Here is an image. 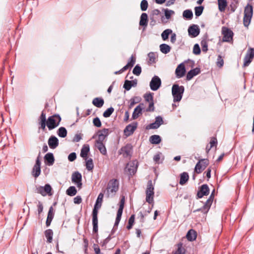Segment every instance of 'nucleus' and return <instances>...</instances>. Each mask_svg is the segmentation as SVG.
I'll return each instance as SVG.
<instances>
[{
    "label": "nucleus",
    "instance_id": "cd10ccee",
    "mask_svg": "<svg viewBox=\"0 0 254 254\" xmlns=\"http://www.w3.org/2000/svg\"><path fill=\"white\" fill-rule=\"evenodd\" d=\"M148 24V15L146 13H142L140 16L139 25L142 26H147Z\"/></svg>",
    "mask_w": 254,
    "mask_h": 254
},
{
    "label": "nucleus",
    "instance_id": "a19ab883",
    "mask_svg": "<svg viewBox=\"0 0 254 254\" xmlns=\"http://www.w3.org/2000/svg\"><path fill=\"white\" fill-rule=\"evenodd\" d=\"M173 32L172 30L170 29H167L165 30L161 34V37L163 40H166L168 39L170 34Z\"/></svg>",
    "mask_w": 254,
    "mask_h": 254
},
{
    "label": "nucleus",
    "instance_id": "09e8293b",
    "mask_svg": "<svg viewBox=\"0 0 254 254\" xmlns=\"http://www.w3.org/2000/svg\"><path fill=\"white\" fill-rule=\"evenodd\" d=\"M204 7L202 6H196L194 8L195 14L196 16H199L201 15Z\"/></svg>",
    "mask_w": 254,
    "mask_h": 254
},
{
    "label": "nucleus",
    "instance_id": "ea45409f",
    "mask_svg": "<svg viewBox=\"0 0 254 254\" xmlns=\"http://www.w3.org/2000/svg\"><path fill=\"white\" fill-rule=\"evenodd\" d=\"M66 193L69 196H74L76 194L77 190L75 187L70 186L66 190Z\"/></svg>",
    "mask_w": 254,
    "mask_h": 254
},
{
    "label": "nucleus",
    "instance_id": "de8ad7c7",
    "mask_svg": "<svg viewBox=\"0 0 254 254\" xmlns=\"http://www.w3.org/2000/svg\"><path fill=\"white\" fill-rule=\"evenodd\" d=\"M148 57L149 58L148 62L149 64H151L155 63L156 55L154 52H150L148 53Z\"/></svg>",
    "mask_w": 254,
    "mask_h": 254
},
{
    "label": "nucleus",
    "instance_id": "8fccbe9b",
    "mask_svg": "<svg viewBox=\"0 0 254 254\" xmlns=\"http://www.w3.org/2000/svg\"><path fill=\"white\" fill-rule=\"evenodd\" d=\"M141 72V67L138 64L136 65L133 69L132 73L134 75L138 76L140 74Z\"/></svg>",
    "mask_w": 254,
    "mask_h": 254
},
{
    "label": "nucleus",
    "instance_id": "2f4dec72",
    "mask_svg": "<svg viewBox=\"0 0 254 254\" xmlns=\"http://www.w3.org/2000/svg\"><path fill=\"white\" fill-rule=\"evenodd\" d=\"M189 176L187 172H183L180 175V184L181 185H185L189 180Z\"/></svg>",
    "mask_w": 254,
    "mask_h": 254
},
{
    "label": "nucleus",
    "instance_id": "603ef678",
    "mask_svg": "<svg viewBox=\"0 0 254 254\" xmlns=\"http://www.w3.org/2000/svg\"><path fill=\"white\" fill-rule=\"evenodd\" d=\"M209 208H210V207L207 208V207H206V206H205V203L203 205V206L201 208L194 210H193V212L194 213H195L198 211H201V212H203L204 213H206L208 211Z\"/></svg>",
    "mask_w": 254,
    "mask_h": 254
},
{
    "label": "nucleus",
    "instance_id": "f257e3e1",
    "mask_svg": "<svg viewBox=\"0 0 254 254\" xmlns=\"http://www.w3.org/2000/svg\"><path fill=\"white\" fill-rule=\"evenodd\" d=\"M103 197L104 193L100 192L98 196L92 211L93 232L94 233H97L98 232V210L101 207Z\"/></svg>",
    "mask_w": 254,
    "mask_h": 254
},
{
    "label": "nucleus",
    "instance_id": "bf43d9fd",
    "mask_svg": "<svg viewBox=\"0 0 254 254\" xmlns=\"http://www.w3.org/2000/svg\"><path fill=\"white\" fill-rule=\"evenodd\" d=\"M138 101H139V100H138V98L137 97L132 98L130 100V104L129 105V108H131L134 105V104L138 103Z\"/></svg>",
    "mask_w": 254,
    "mask_h": 254
},
{
    "label": "nucleus",
    "instance_id": "4468645a",
    "mask_svg": "<svg viewBox=\"0 0 254 254\" xmlns=\"http://www.w3.org/2000/svg\"><path fill=\"white\" fill-rule=\"evenodd\" d=\"M161 84V80L160 78L155 75L153 76L150 82V87L152 90L156 91L159 89Z\"/></svg>",
    "mask_w": 254,
    "mask_h": 254
},
{
    "label": "nucleus",
    "instance_id": "13d9d810",
    "mask_svg": "<svg viewBox=\"0 0 254 254\" xmlns=\"http://www.w3.org/2000/svg\"><path fill=\"white\" fill-rule=\"evenodd\" d=\"M164 11L165 17L168 19L170 18L172 14L174 13V11L173 10H169L168 9H164Z\"/></svg>",
    "mask_w": 254,
    "mask_h": 254
},
{
    "label": "nucleus",
    "instance_id": "6e6d98bb",
    "mask_svg": "<svg viewBox=\"0 0 254 254\" xmlns=\"http://www.w3.org/2000/svg\"><path fill=\"white\" fill-rule=\"evenodd\" d=\"M201 52L200 48L198 44H195L193 48V53L195 55H199Z\"/></svg>",
    "mask_w": 254,
    "mask_h": 254
},
{
    "label": "nucleus",
    "instance_id": "052dcab7",
    "mask_svg": "<svg viewBox=\"0 0 254 254\" xmlns=\"http://www.w3.org/2000/svg\"><path fill=\"white\" fill-rule=\"evenodd\" d=\"M135 63V58L132 55L130 58L127 64L130 66V67H132Z\"/></svg>",
    "mask_w": 254,
    "mask_h": 254
},
{
    "label": "nucleus",
    "instance_id": "6ab92c4d",
    "mask_svg": "<svg viewBox=\"0 0 254 254\" xmlns=\"http://www.w3.org/2000/svg\"><path fill=\"white\" fill-rule=\"evenodd\" d=\"M39 129H42L43 130L46 129V126H47V119L46 113L42 111L41 114L39 118Z\"/></svg>",
    "mask_w": 254,
    "mask_h": 254
},
{
    "label": "nucleus",
    "instance_id": "49530a36",
    "mask_svg": "<svg viewBox=\"0 0 254 254\" xmlns=\"http://www.w3.org/2000/svg\"><path fill=\"white\" fill-rule=\"evenodd\" d=\"M134 85L132 84V81L130 80H126L125 81V83L124 84V88L127 91H128L130 89L131 87Z\"/></svg>",
    "mask_w": 254,
    "mask_h": 254
},
{
    "label": "nucleus",
    "instance_id": "473e14b6",
    "mask_svg": "<svg viewBox=\"0 0 254 254\" xmlns=\"http://www.w3.org/2000/svg\"><path fill=\"white\" fill-rule=\"evenodd\" d=\"M149 141L153 144H157L161 142V138L158 135H153L149 137Z\"/></svg>",
    "mask_w": 254,
    "mask_h": 254
},
{
    "label": "nucleus",
    "instance_id": "6e6552de",
    "mask_svg": "<svg viewBox=\"0 0 254 254\" xmlns=\"http://www.w3.org/2000/svg\"><path fill=\"white\" fill-rule=\"evenodd\" d=\"M209 161L207 159H202L198 161L196 163L194 172L197 174L201 173L208 165Z\"/></svg>",
    "mask_w": 254,
    "mask_h": 254
},
{
    "label": "nucleus",
    "instance_id": "c756f323",
    "mask_svg": "<svg viewBox=\"0 0 254 254\" xmlns=\"http://www.w3.org/2000/svg\"><path fill=\"white\" fill-rule=\"evenodd\" d=\"M104 103V100L101 98H95L92 101V104L98 108L102 107Z\"/></svg>",
    "mask_w": 254,
    "mask_h": 254
},
{
    "label": "nucleus",
    "instance_id": "2eb2a0df",
    "mask_svg": "<svg viewBox=\"0 0 254 254\" xmlns=\"http://www.w3.org/2000/svg\"><path fill=\"white\" fill-rule=\"evenodd\" d=\"M137 127V123L133 122L128 125L124 129V133L127 136H129L132 134Z\"/></svg>",
    "mask_w": 254,
    "mask_h": 254
},
{
    "label": "nucleus",
    "instance_id": "0eeeda50",
    "mask_svg": "<svg viewBox=\"0 0 254 254\" xmlns=\"http://www.w3.org/2000/svg\"><path fill=\"white\" fill-rule=\"evenodd\" d=\"M221 32L223 36L222 38L223 42H230L233 41L234 33L230 29L223 26L222 28Z\"/></svg>",
    "mask_w": 254,
    "mask_h": 254
},
{
    "label": "nucleus",
    "instance_id": "5701e85b",
    "mask_svg": "<svg viewBox=\"0 0 254 254\" xmlns=\"http://www.w3.org/2000/svg\"><path fill=\"white\" fill-rule=\"evenodd\" d=\"M54 208L53 206H51L48 213V216L46 222L47 227H49L51 225V223L54 218Z\"/></svg>",
    "mask_w": 254,
    "mask_h": 254
},
{
    "label": "nucleus",
    "instance_id": "a878e982",
    "mask_svg": "<svg viewBox=\"0 0 254 254\" xmlns=\"http://www.w3.org/2000/svg\"><path fill=\"white\" fill-rule=\"evenodd\" d=\"M90 148L88 144H84L80 152V156L81 157L85 159H87L88 153L89 152Z\"/></svg>",
    "mask_w": 254,
    "mask_h": 254
},
{
    "label": "nucleus",
    "instance_id": "f3484780",
    "mask_svg": "<svg viewBox=\"0 0 254 254\" xmlns=\"http://www.w3.org/2000/svg\"><path fill=\"white\" fill-rule=\"evenodd\" d=\"M209 193V189L207 184L202 185L199 188L197 193V198H202L204 195H207Z\"/></svg>",
    "mask_w": 254,
    "mask_h": 254
},
{
    "label": "nucleus",
    "instance_id": "4c0bfd02",
    "mask_svg": "<svg viewBox=\"0 0 254 254\" xmlns=\"http://www.w3.org/2000/svg\"><path fill=\"white\" fill-rule=\"evenodd\" d=\"M57 134L59 137L64 138L67 135V130L64 127H60L57 130Z\"/></svg>",
    "mask_w": 254,
    "mask_h": 254
},
{
    "label": "nucleus",
    "instance_id": "79ce46f5",
    "mask_svg": "<svg viewBox=\"0 0 254 254\" xmlns=\"http://www.w3.org/2000/svg\"><path fill=\"white\" fill-rule=\"evenodd\" d=\"M183 16L186 19H191L192 18L193 13L191 10L187 9L184 11Z\"/></svg>",
    "mask_w": 254,
    "mask_h": 254
},
{
    "label": "nucleus",
    "instance_id": "ddd939ff",
    "mask_svg": "<svg viewBox=\"0 0 254 254\" xmlns=\"http://www.w3.org/2000/svg\"><path fill=\"white\" fill-rule=\"evenodd\" d=\"M40 153L37 157L35 164L34 165L32 171V174L35 178H37L41 173V161L40 160Z\"/></svg>",
    "mask_w": 254,
    "mask_h": 254
},
{
    "label": "nucleus",
    "instance_id": "680f3d73",
    "mask_svg": "<svg viewBox=\"0 0 254 254\" xmlns=\"http://www.w3.org/2000/svg\"><path fill=\"white\" fill-rule=\"evenodd\" d=\"M160 126L155 122L149 124L147 127V129H156L158 128Z\"/></svg>",
    "mask_w": 254,
    "mask_h": 254
},
{
    "label": "nucleus",
    "instance_id": "3c124183",
    "mask_svg": "<svg viewBox=\"0 0 254 254\" xmlns=\"http://www.w3.org/2000/svg\"><path fill=\"white\" fill-rule=\"evenodd\" d=\"M148 6V1L146 0H142L140 3V8L142 11L147 10Z\"/></svg>",
    "mask_w": 254,
    "mask_h": 254
},
{
    "label": "nucleus",
    "instance_id": "c85d7f7f",
    "mask_svg": "<svg viewBox=\"0 0 254 254\" xmlns=\"http://www.w3.org/2000/svg\"><path fill=\"white\" fill-rule=\"evenodd\" d=\"M95 146L103 155H107V150L103 142H96Z\"/></svg>",
    "mask_w": 254,
    "mask_h": 254
},
{
    "label": "nucleus",
    "instance_id": "5fc2aeb1",
    "mask_svg": "<svg viewBox=\"0 0 254 254\" xmlns=\"http://www.w3.org/2000/svg\"><path fill=\"white\" fill-rule=\"evenodd\" d=\"M93 124L94 126L100 127L102 126V124L100 119L98 117H96L93 120Z\"/></svg>",
    "mask_w": 254,
    "mask_h": 254
},
{
    "label": "nucleus",
    "instance_id": "393cba45",
    "mask_svg": "<svg viewBox=\"0 0 254 254\" xmlns=\"http://www.w3.org/2000/svg\"><path fill=\"white\" fill-rule=\"evenodd\" d=\"M46 164L48 166L53 165L54 163L55 158L52 153H48L44 156Z\"/></svg>",
    "mask_w": 254,
    "mask_h": 254
},
{
    "label": "nucleus",
    "instance_id": "aec40b11",
    "mask_svg": "<svg viewBox=\"0 0 254 254\" xmlns=\"http://www.w3.org/2000/svg\"><path fill=\"white\" fill-rule=\"evenodd\" d=\"M188 32L189 35L191 37H196L200 33V29L198 25L193 24L189 27L188 29Z\"/></svg>",
    "mask_w": 254,
    "mask_h": 254
},
{
    "label": "nucleus",
    "instance_id": "9d476101",
    "mask_svg": "<svg viewBox=\"0 0 254 254\" xmlns=\"http://www.w3.org/2000/svg\"><path fill=\"white\" fill-rule=\"evenodd\" d=\"M37 192L45 196L47 194L52 195V187L49 184H46L44 187L40 186L36 188Z\"/></svg>",
    "mask_w": 254,
    "mask_h": 254
},
{
    "label": "nucleus",
    "instance_id": "9b49d317",
    "mask_svg": "<svg viewBox=\"0 0 254 254\" xmlns=\"http://www.w3.org/2000/svg\"><path fill=\"white\" fill-rule=\"evenodd\" d=\"M81 174L78 171L74 172L71 176V181L76 185L77 188L80 189L82 188V184Z\"/></svg>",
    "mask_w": 254,
    "mask_h": 254
},
{
    "label": "nucleus",
    "instance_id": "0e129e2a",
    "mask_svg": "<svg viewBox=\"0 0 254 254\" xmlns=\"http://www.w3.org/2000/svg\"><path fill=\"white\" fill-rule=\"evenodd\" d=\"M217 144V140L215 137H212L210 141V147L212 148L214 146H216Z\"/></svg>",
    "mask_w": 254,
    "mask_h": 254
},
{
    "label": "nucleus",
    "instance_id": "a211bd4d",
    "mask_svg": "<svg viewBox=\"0 0 254 254\" xmlns=\"http://www.w3.org/2000/svg\"><path fill=\"white\" fill-rule=\"evenodd\" d=\"M98 139L96 140V142H103L105 138L109 134V129L108 128H104L102 130H99L98 132Z\"/></svg>",
    "mask_w": 254,
    "mask_h": 254
},
{
    "label": "nucleus",
    "instance_id": "58836bf2",
    "mask_svg": "<svg viewBox=\"0 0 254 254\" xmlns=\"http://www.w3.org/2000/svg\"><path fill=\"white\" fill-rule=\"evenodd\" d=\"M214 192H215V190H213L212 192H211L210 196L209 197L208 199L206 200L205 202V206L206 207H210L212 203L213 202L214 197Z\"/></svg>",
    "mask_w": 254,
    "mask_h": 254
},
{
    "label": "nucleus",
    "instance_id": "69168bd1",
    "mask_svg": "<svg viewBox=\"0 0 254 254\" xmlns=\"http://www.w3.org/2000/svg\"><path fill=\"white\" fill-rule=\"evenodd\" d=\"M155 122L157 123L159 125V126H160L162 124H163V120L162 118L160 116L156 117L155 118Z\"/></svg>",
    "mask_w": 254,
    "mask_h": 254
},
{
    "label": "nucleus",
    "instance_id": "864d4df0",
    "mask_svg": "<svg viewBox=\"0 0 254 254\" xmlns=\"http://www.w3.org/2000/svg\"><path fill=\"white\" fill-rule=\"evenodd\" d=\"M216 64L219 67H222L224 64V61L221 55H218L217 59Z\"/></svg>",
    "mask_w": 254,
    "mask_h": 254
},
{
    "label": "nucleus",
    "instance_id": "7ed1b4c3",
    "mask_svg": "<svg viewBox=\"0 0 254 254\" xmlns=\"http://www.w3.org/2000/svg\"><path fill=\"white\" fill-rule=\"evenodd\" d=\"M185 88L183 86H179L178 84H174L172 88L173 101L174 102H179L182 98Z\"/></svg>",
    "mask_w": 254,
    "mask_h": 254
},
{
    "label": "nucleus",
    "instance_id": "412c9836",
    "mask_svg": "<svg viewBox=\"0 0 254 254\" xmlns=\"http://www.w3.org/2000/svg\"><path fill=\"white\" fill-rule=\"evenodd\" d=\"M48 143L50 148L54 149L58 146L59 141L58 138L55 136L52 135L49 138Z\"/></svg>",
    "mask_w": 254,
    "mask_h": 254
},
{
    "label": "nucleus",
    "instance_id": "e433bc0d",
    "mask_svg": "<svg viewBox=\"0 0 254 254\" xmlns=\"http://www.w3.org/2000/svg\"><path fill=\"white\" fill-rule=\"evenodd\" d=\"M45 236L48 243H51L53 240V232L51 229H47L45 231Z\"/></svg>",
    "mask_w": 254,
    "mask_h": 254
},
{
    "label": "nucleus",
    "instance_id": "c9c22d12",
    "mask_svg": "<svg viewBox=\"0 0 254 254\" xmlns=\"http://www.w3.org/2000/svg\"><path fill=\"white\" fill-rule=\"evenodd\" d=\"M160 50L162 53L166 54L170 52L171 47L166 44H162L160 45Z\"/></svg>",
    "mask_w": 254,
    "mask_h": 254
},
{
    "label": "nucleus",
    "instance_id": "4be33fe9",
    "mask_svg": "<svg viewBox=\"0 0 254 254\" xmlns=\"http://www.w3.org/2000/svg\"><path fill=\"white\" fill-rule=\"evenodd\" d=\"M186 72V68L184 64H180L176 69L175 73L177 78H181L184 76Z\"/></svg>",
    "mask_w": 254,
    "mask_h": 254
},
{
    "label": "nucleus",
    "instance_id": "a18cd8bd",
    "mask_svg": "<svg viewBox=\"0 0 254 254\" xmlns=\"http://www.w3.org/2000/svg\"><path fill=\"white\" fill-rule=\"evenodd\" d=\"M200 44L202 51L206 53L208 51V45L206 38L202 39L201 41Z\"/></svg>",
    "mask_w": 254,
    "mask_h": 254
},
{
    "label": "nucleus",
    "instance_id": "338daca9",
    "mask_svg": "<svg viewBox=\"0 0 254 254\" xmlns=\"http://www.w3.org/2000/svg\"><path fill=\"white\" fill-rule=\"evenodd\" d=\"M237 2L238 1H236L235 3L232 2L231 4L230 5V10L232 12H234L236 10L237 7Z\"/></svg>",
    "mask_w": 254,
    "mask_h": 254
},
{
    "label": "nucleus",
    "instance_id": "e2e57ef3",
    "mask_svg": "<svg viewBox=\"0 0 254 254\" xmlns=\"http://www.w3.org/2000/svg\"><path fill=\"white\" fill-rule=\"evenodd\" d=\"M76 158V154L75 152H72L69 154L68 159L69 161L72 162Z\"/></svg>",
    "mask_w": 254,
    "mask_h": 254
},
{
    "label": "nucleus",
    "instance_id": "37998d69",
    "mask_svg": "<svg viewBox=\"0 0 254 254\" xmlns=\"http://www.w3.org/2000/svg\"><path fill=\"white\" fill-rule=\"evenodd\" d=\"M86 167L88 171L92 170L94 167V164L92 158H89L86 161Z\"/></svg>",
    "mask_w": 254,
    "mask_h": 254
},
{
    "label": "nucleus",
    "instance_id": "72a5a7b5",
    "mask_svg": "<svg viewBox=\"0 0 254 254\" xmlns=\"http://www.w3.org/2000/svg\"><path fill=\"white\" fill-rule=\"evenodd\" d=\"M218 4L219 11L223 12L227 6V2L226 0H218Z\"/></svg>",
    "mask_w": 254,
    "mask_h": 254
},
{
    "label": "nucleus",
    "instance_id": "20e7f679",
    "mask_svg": "<svg viewBox=\"0 0 254 254\" xmlns=\"http://www.w3.org/2000/svg\"><path fill=\"white\" fill-rule=\"evenodd\" d=\"M61 120V117L59 114L49 117L47 120V126L49 130H52L59 126Z\"/></svg>",
    "mask_w": 254,
    "mask_h": 254
},
{
    "label": "nucleus",
    "instance_id": "f704fd0d",
    "mask_svg": "<svg viewBox=\"0 0 254 254\" xmlns=\"http://www.w3.org/2000/svg\"><path fill=\"white\" fill-rule=\"evenodd\" d=\"M142 108L141 107V105L139 104L138 105L134 110V111L132 113V118L133 119H137L139 115L141 113Z\"/></svg>",
    "mask_w": 254,
    "mask_h": 254
},
{
    "label": "nucleus",
    "instance_id": "f03ea898",
    "mask_svg": "<svg viewBox=\"0 0 254 254\" xmlns=\"http://www.w3.org/2000/svg\"><path fill=\"white\" fill-rule=\"evenodd\" d=\"M119 189V183L117 179H112L108 182L106 189L104 190L106 196L113 197L116 194Z\"/></svg>",
    "mask_w": 254,
    "mask_h": 254
},
{
    "label": "nucleus",
    "instance_id": "b1692460",
    "mask_svg": "<svg viewBox=\"0 0 254 254\" xmlns=\"http://www.w3.org/2000/svg\"><path fill=\"white\" fill-rule=\"evenodd\" d=\"M200 72V70L199 68L196 67L194 69H191L190 70L186 76V79L187 80H190L194 76L198 74Z\"/></svg>",
    "mask_w": 254,
    "mask_h": 254
},
{
    "label": "nucleus",
    "instance_id": "423d86ee",
    "mask_svg": "<svg viewBox=\"0 0 254 254\" xmlns=\"http://www.w3.org/2000/svg\"><path fill=\"white\" fill-rule=\"evenodd\" d=\"M154 188L152 184L151 180H149L147 182V188L145 191L146 193V201L149 204L153 203Z\"/></svg>",
    "mask_w": 254,
    "mask_h": 254
},
{
    "label": "nucleus",
    "instance_id": "c03bdc74",
    "mask_svg": "<svg viewBox=\"0 0 254 254\" xmlns=\"http://www.w3.org/2000/svg\"><path fill=\"white\" fill-rule=\"evenodd\" d=\"M114 111V109L112 107L107 109L103 114V116L105 118H108L112 114Z\"/></svg>",
    "mask_w": 254,
    "mask_h": 254
},
{
    "label": "nucleus",
    "instance_id": "774afa93",
    "mask_svg": "<svg viewBox=\"0 0 254 254\" xmlns=\"http://www.w3.org/2000/svg\"><path fill=\"white\" fill-rule=\"evenodd\" d=\"M154 111V102L153 101L149 102V106L146 109L147 112H153Z\"/></svg>",
    "mask_w": 254,
    "mask_h": 254
},
{
    "label": "nucleus",
    "instance_id": "1a4fd4ad",
    "mask_svg": "<svg viewBox=\"0 0 254 254\" xmlns=\"http://www.w3.org/2000/svg\"><path fill=\"white\" fill-rule=\"evenodd\" d=\"M254 58V48H249L244 59V66H247Z\"/></svg>",
    "mask_w": 254,
    "mask_h": 254
},
{
    "label": "nucleus",
    "instance_id": "dca6fc26",
    "mask_svg": "<svg viewBox=\"0 0 254 254\" xmlns=\"http://www.w3.org/2000/svg\"><path fill=\"white\" fill-rule=\"evenodd\" d=\"M121 151V154H123L124 158L131 157L132 152V146L130 144H127L124 147H123Z\"/></svg>",
    "mask_w": 254,
    "mask_h": 254
},
{
    "label": "nucleus",
    "instance_id": "39448f33",
    "mask_svg": "<svg viewBox=\"0 0 254 254\" xmlns=\"http://www.w3.org/2000/svg\"><path fill=\"white\" fill-rule=\"evenodd\" d=\"M253 14V6L248 4L245 7L243 24L245 27H248L250 24Z\"/></svg>",
    "mask_w": 254,
    "mask_h": 254
},
{
    "label": "nucleus",
    "instance_id": "7c9ffc66",
    "mask_svg": "<svg viewBox=\"0 0 254 254\" xmlns=\"http://www.w3.org/2000/svg\"><path fill=\"white\" fill-rule=\"evenodd\" d=\"M177 249L175 251L173 254H185L186 250L183 247L182 243L180 242L177 244Z\"/></svg>",
    "mask_w": 254,
    "mask_h": 254
},
{
    "label": "nucleus",
    "instance_id": "4d7b16f0",
    "mask_svg": "<svg viewBox=\"0 0 254 254\" xmlns=\"http://www.w3.org/2000/svg\"><path fill=\"white\" fill-rule=\"evenodd\" d=\"M144 98L145 101L148 102H150L153 101V95L151 93L145 94L144 96Z\"/></svg>",
    "mask_w": 254,
    "mask_h": 254
},
{
    "label": "nucleus",
    "instance_id": "bb28decb",
    "mask_svg": "<svg viewBox=\"0 0 254 254\" xmlns=\"http://www.w3.org/2000/svg\"><path fill=\"white\" fill-rule=\"evenodd\" d=\"M197 234L195 231L193 229L190 230L186 235L187 239L190 241H193L196 238Z\"/></svg>",
    "mask_w": 254,
    "mask_h": 254
},
{
    "label": "nucleus",
    "instance_id": "f8f14e48",
    "mask_svg": "<svg viewBox=\"0 0 254 254\" xmlns=\"http://www.w3.org/2000/svg\"><path fill=\"white\" fill-rule=\"evenodd\" d=\"M138 162L136 160H133L127 164L126 167V171H127L130 175H134L137 169Z\"/></svg>",
    "mask_w": 254,
    "mask_h": 254
}]
</instances>
